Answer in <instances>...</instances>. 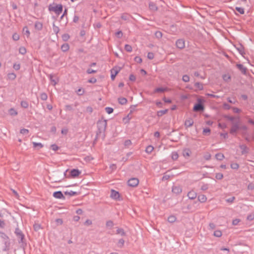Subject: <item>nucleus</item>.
<instances>
[{
  "instance_id": "5701e85b",
  "label": "nucleus",
  "mask_w": 254,
  "mask_h": 254,
  "mask_svg": "<svg viewBox=\"0 0 254 254\" xmlns=\"http://www.w3.org/2000/svg\"><path fill=\"white\" fill-rule=\"evenodd\" d=\"M35 28L38 30H41L43 28L42 23L40 22L36 21L35 23Z\"/></svg>"
},
{
  "instance_id": "9d476101",
  "label": "nucleus",
  "mask_w": 254,
  "mask_h": 254,
  "mask_svg": "<svg viewBox=\"0 0 254 254\" xmlns=\"http://www.w3.org/2000/svg\"><path fill=\"white\" fill-rule=\"evenodd\" d=\"M172 192L177 194H180L182 191V189L181 186H174L172 187Z\"/></svg>"
},
{
  "instance_id": "2eb2a0df",
  "label": "nucleus",
  "mask_w": 254,
  "mask_h": 254,
  "mask_svg": "<svg viewBox=\"0 0 254 254\" xmlns=\"http://www.w3.org/2000/svg\"><path fill=\"white\" fill-rule=\"evenodd\" d=\"M121 18L122 19L125 20V21H129L130 19L132 18V16L130 15L128 13H124L122 14Z\"/></svg>"
},
{
  "instance_id": "c03bdc74",
  "label": "nucleus",
  "mask_w": 254,
  "mask_h": 254,
  "mask_svg": "<svg viewBox=\"0 0 254 254\" xmlns=\"http://www.w3.org/2000/svg\"><path fill=\"white\" fill-rule=\"evenodd\" d=\"M9 113L10 115L12 116H16L17 115V112L13 108H11L9 110Z\"/></svg>"
},
{
  "instance_id": "4d7b16f0",
  "label": "nucleus",
  "mask_w": 254,
  "mask_h": 254,
  "mask_svg": "<svg viewBox=\"0 0 254 254\" xmlns=\"http://www.w3.org/2000/svg\"><path fill=\"white\" fill-rule=\"evenodd\" d=\"M0 237L4 240H8V236L4 233L0 232Z\"/></svg>"
},
{
  "instance_id": "39448f33",
  "label": "nucleus",
  "mask_w": 254,
  "mask_h": 254,
  "mask_svg": "<svg viewBox=\"0 0 254 254\" xmlns=\"http://www.w3.org/2000/svg\"><path fill=\"white\" fill-rule=\"evenodd\" d=\"M204 110V106L203 104L201 103L200 100L199 101V102L194 105L193 110L195 112H199L202 111Z\"/></svg>"
},
{
  "instance_id": "603ef678",
  "label": "nucleus",
  "mask_w": 254,
  "mask_h": 254,
  "mask_svg": "<svg viewBox=\"0 0 254 254\" xmlns=\"http://www.w3.org/2000/svg\"><path fill=\"white\" fill-rule=\"evenodd\" d=\"M33 228L35 231H38L41 229V225L39 224H35L33 225Z\"/></svg>"
},
{
  "instance_id": "a211bd4d",
  "label": "nucleus",
  "mask_w": 254,
  "mask_h": 254,
  "mask_svg": "<svg viewBox=\"0 0 254 254\" xmlns=\"http://www.w3.org/2000/svg\"><path fill=\"white\" fill-rule=\"evenodd\" d=\"M191 151L189 148H185L183 150V154L185 157H189L190 156Z\"/></svg>"
},
{
  "instance_id": "4468645a",
  "label": "nucleus",
  "mask_w": 254,
  "mask_h": 254,
  "mask_svg": "<svg viewBox=\"0 0 254 254\" xmlns=\"http://www.w3.org/2000/svg\"><path fill=\"white\" fill-rule=\"evenodd\" d=\"M188 196L190 199H194L196 197L197 193L195 191L191 190L188 193Z\"/></svg>"
},
{
  "instance_id": "2f4dec72",
  "label": "nucleus",
  "mask_w": 254,
  "mask_h": 254,
  "mask_svg": "<svg viewBox=\"0 0 254 254\" xmlns=\"http://www.w3.org/2000/svg\"><path fill=\"white\" fill-rule=\"evenodd\" d=\"M154 149V147L152 145H148L147 146L145 149V151L146 153L149 154L151 153Z\"/></svg>"
},
{
  "instance_id": "f3484780",
  "label": "nucleus",
  "mask_w": 254,
  "mask_h": 254,
  "mask_svg": "<svg viewBox=\"0 0 254 254\" xmlns=\"http://www.w3.org/2000/svg\"><path fill=\"white\" fill-rule=\"evenodd\" d=\"M239 147L242 150V154H245L248 153L249 149L246 145H240Z\"/></svg>"
},
{
  "instance_id": "58836bf2",
  "label": "nucleus",
  "mask_w": 254,
  "mask_h": 254,
  "mask_svg": "<svg viewBox=\"0 0 254 254\" xmlns=\"http://www.w3.org/2000/svg\"><path fill=\"white\" fill-rule=\"evenodd\" d=\"M106 225L107 227H110V228H112L114 226V223L112 221L109 220L106 222Z\"/></svg>"
},
{
  "instance_id": "bb28decb",
  "label": "nucleus",
  "mask_w": 254,
  "mask_h": 254,
  "mask_svg": "<svg viewBox=\"0 0 254 254\" xmlns=\"http://www.w3.org/2000/svg\"><path fill=\"white\" fill-rule=\"evenodd\" d=\"M33 147L35 148L40 149L43 147V145L41 143H37L35 142H33Z\"/></svg>"
},
{
  "instance_id": "aec40b11",
  "label": "nucleus",
  "mask_w": 254,
  "mask_h": 254,
  "mask_svg": "<svg viewBox=\"0 0 254 254\" xmlns=\"http://www.w3.org/2000/svg\"><path fill=\"white\" fill-rule=\"evenodd\" d=\"M149 9L152 11H155L158 10V7L156 4L153 2H150L149 4Z\"/></svg>"
},
{
  "instance_id": "cd10ccee",
  "label": "nucleus",
  "mask_w": 254,
  "mask_h": 254,
  "mask_svg": "<svg viewBox=\"0 0 254 254\" xmlns=\"http://www.w3.org/2000/svg\"><path fill=\"white\" fill-rule=\"evenodd\" d=\"M117 234L121 235V236H125L126 233L123 229L118 228L117 230Z\"/></svg>"
},
{
  "instance_id": "0e129e2a",
  "label": "nucleus",
  "mask_w": 254,
  "mask_h": 254,
  "mask_svg": "<svg viewBox=\"0 0 254 254\" xmlns=\"http://www.w3.org/2000/svg\"><path fill=\"white\" fill-rule=\"evenodd\" d=\"M134 61L137 63H141L142 62V59L139 57H135L134 58Z\"/></svg>"
},
{
  "instance_id": "a18cd8bd",
  "label": "nucleus",
  "mask_w": 254,
  "mask_h": 254,
  "mask_svg": "<svg viewBox=\"0 0 254 254\" xmlns=\"http://www.w3.org/2000/svg\"><path fill=\"white\" fill-rule=\"evenodd\" d=\"M105 110L106 112L109 114L112 113L114 111V110L112 108L109 107H106Z\"/></svg>"
},
{
  "instance_id": "a878e982",
  "label": "nucleus",
  "mask_w": 254,
  "mask_h": 254,
  "mask_svg": "<svg viewBox=\"0 0 254 254\" xmlns=\"http://www.w3.org/2000/svg\"><path fill=\"white\" fill-rule=\"evenodd\" d=\"M69 45L67 43L64 44L61 46V49L63 52H66L69 50Z\"/></svg>"
},
{
  "instance_id": "49530a36",
  "label": "nucleus",
  "mask_w": 254,
  "mask_h": 254,
  "mask_svg": "<svg viewBox=\"0 0 254 254\" xmlns=\"http://www.w3.org/2000/svg\"><path fill=\"white\" fill-rule=\"evenodd\" d=\"M210 133V129L209 128H204L203 130V134L204 135H209Z\"/></svg>"
},
{
  "instance_id": "423d86ee",
  "label": "nucleus",
  "mask_w": 254,
  "mask_h": 254,
  "mask_svg": "<svg viewBox=\"0 0 254 254\" xmlns=\"http://www.w3.org/2000/svg\"><path fill=\"white\" fill-rule=\"evenodd\" d=\"M120 70V67H117V66L113 68L111 70V77L112 80H114L115 79L116 76L119 73Z\"/></svg>"
},
{
  "instance_id": "a19ab883",
  "label": "nucleus",
  "mask_w": 254,
  "mask_h": 254,
  "mask_svg": "<svg viewBox=\"0 0 254 254\" xmlns=\"http://www.w3.org/2000/svg\"><path fill=\"white\" fill-rule=\"evenodd\" d=\"M125 49L126 51L128 52H130L132 51V47L130 45L126 44L125 46Z\"/></svg>"
},
{
  "instance_id": "412c9836",
  "label": "nucleus",
  "mask_w": 254,
  "mask_h": 254,
  "mask_svg": "<svg viewBox=\"0 0 254 254\" xmlns=\"http://www.w3.org/2000/svg\"><path fill=\"white\" fill-rule=\"evenodd\" d=\"M65 195H68L69 196L77 195L78 193L76 191H73L72 190L65 191L64 192Z\"/></svg>"
},
{
  "instance_id": "774afa93",
  "label": "nucleus",
  "mask_w": 254,
  "mask_h": 254,
  "mask_svg": "<svg viewBox=\"0 0 254 254\" xmlns=\"http://www.w3.org/2000/svg\"><path fill=\"white\" fill-rule=\"evenodd\" d=\"M155 35V36L158 38H161L162 36V33L160 31L156 32Z\"/></svg>"
},
{
  "instance_id": "f8f14e48",
  "label": "nucleus",
  "mask_w": 254,
  "mask_h": 254,
  "mask_svg": "<svg viewBox=\"0 0 254 254\" xmlns=\"http://www.w3.org/2000/svg\"><path fill=\"white\" fill-rule=\"evenodd\" d=\"M176 46L180 49H183L185 47V41L183 39H179L176 41Z\"/></svg>"
},
{
  "instance_id": "4be33fe9",
  "label": "nucleus",
  "mask_w": 254,
  "mask_h": 254,
  "mask_svg": "<svg viewBox=\"0 0 254 254\" xmlns=\"http://www.w3.org/2000/svg\"><path fill=\"white\" fill-rule=\"evenodd\" d=\"M237 49L241 55H243L245 54V53L244 52V48L242 45H239L237 47Z\"/></svg>"
},
{
  "instance_id": "0eeeda50",
  "label": "nucleus",
  "mask_w": 254,
  "mask_h": 254,
  "mask_svg": "<svg viewBox=\"0 0 254 254\" xmlns=\"http://www.w3.org/2000/svg\"><path fill=\"white\" fill-rule=\"evenodd\" d=\"M15 233L17 237L20 239V241L19 242H23V240L24 239V235L23 234L19 228H17L15 229Z\"/></svg>"
},
{
  "instance_id": "c85d7f7f",
  "label": "nucleus",
  "mask_w": 254,
  "mask_h": 254,
  "mask_svg": "<svg viewBox=\"0 0 254 254\" xmlns=\"http://www.w3.org/2000/svg\"><path fill=\"white\" fill-rule=\"evenodd\" d=\"M7 77L9 79H10V80H14L16 77V74L13 73V72H11V73H9L8 74H7Z\"/></svg>"
},
{
  "instance_id": "5fc2aeb1",
  "label": "nucleus",
  "mask_w": 254,
  "mask_h": 254,
  "mask_svg": "<svg viewBox=\"0 0 254 254\" xmlns=\"http://www.w3.org/2000/svg\"><path fill=\"white\" fill-rule=\"evenodd\" d=\"M62 38L64 41H67L69 38V35L68 34H64L62 36Z\"/></svg>"
},
{
  "instance_id": "3c124183",
  "label": "nucleus",
  "mask_w": 254,
  "mask_h": 254,
  "mask_svg": "<svg viewBox=\"0 0 254 254\" xmlns=\"http://www.w3.org/2000/svg\"><path fill=\"white\" fill-rule=\"evenodd\" d=\"M231 167L233 169L237 170L239 167V165L238 164L235 163L231 164Z\"/></svg>"
},
{
  "instance_id": "b1692460",
  "label": "nucleus",
  "mask_w": 254,
  "mask_h": 254,
  "mask_svg": "<svg viewBox=\"0 0 254 254\" xmlns=\"http://www.w3.org/2000/svg\"><path fill=\"white\" fill-rule=\"evenodd\" d=\"M119 103L121 105H125L127 104V100L126 98L120 97L118 98Z\"/></svg>"
},
{
  "instance_id": "f257e3e1",
  "label": "nucleus",
  "mask_w": 254,
  "mask_h": 254,
  "mask_svg": "<svg viewBox=\"0 0 254 254\" xmlns=\"http://www.w3.org/2000/svg\"><path fill=\"white\" fill-rule=\"evenodd\" d=\"M107 125V120H99L97 123V126L98 127V131L97 134L98 135L99 134L104 132L106 130Z\"/></svg>"
},
{
  "instance_id": "e2e57ef3",
  "label": "nucleus",
  "mask_w": 254,
  "mask_h": 254,
  "mask_svg": "<svg viewBox=\"0 0 254 254\" xmlns=\"http://www.w3.org/2000/svg\"><path fill=\"white\" fill-rule=\"evenodd\" d=\"M12 38L14 41H17L19 39V36L17 34L14 33L12 35Z\"/></svg>"
},
{
  "instance_id": "473e14b6",
  "label": "nucleus",
  "mask_w": 254,
  "mask_h": 254,
  "mask_svg": "<svg viewBox=\"0 0 254 254\" xmlns=\"http://www.w3.org/2000/svg\"><path fill=\"white\" fill-rule=\"evenodd\" d=\"M40 98L43 101L47 100L48 99V95L46 93L43 92L40 94Z\"/></svg>"
},
{
  "instance_id": "7ed1b4c3",
  "label": "nucleus",
  "mask_w": 254,
  "mask_h": 254,
  "mask_svg": "<svg viewBox=\"0 0 254 254\" xmlns=\"http://www.w3.org/2000/svg\"><path fill=\"white\" fill-rule=\"evenodd\" d=\"M240 129V126L238 122L233 123L232 126L230 130V133L232 134H234L237 131Z\"/></svg>"
},
{
  "instance_id": "ea45409f",
  "label": "nucleus",
  "mask_w": 254,
  "mask_h": 254,
  "mask_svg": "<svg viewBox=\"0 0 254 254\" xmlns=\"http://www.w3.org/2000/svg\"><path fill=\"white\" fill-rule=\"evenodd\" d=\"M125 241L123 239H121L119 240L118 245L120 248H122L124 246Z\"/></svg>"
},
{
  "instance_id": "c756f323",
  "label": "nucleus",
  "mask_w": 254,
  "mask_h": 254,
  "mask_svg": "<svg viewBox=\"0 0 254 254\" xmlns=\"http://www.w3.org/2000/svg\"><path fill=\"white\" fill-rule=\"evenodd\" d=\"M168 112V110L166 109L164 110H160L157 112V115L158 117H161L163 115L166 114Z\"/></svg>"
},
{
  "instance_id": "052dcab7",
  "label": "nucleus",
  "mask_w": 254,
  "mask_h": 254,
  "mask_svg": "<svg viewBox=\"0 0 254 254\" xmlns=\"http://www.w3.org/2000/svg\"><path fill=\"white\" fill-rule=\"evenodd\" d=\"M165 91V88H161V87L157 88L155 90V92H163Z\"/></svg>"
},
{
  "instance_id": "72a5a7b5",
  "label": "nucleus",
  "mask_w": 254,
  "mask_h": 254,
  "mask_svg": "<svg viewBox=\"0 0 254 254\" xmlns=\"http://www.w3.org/2000/svg\"><path fill=\"white\" fill-rule=\"evenodd\" d=\"M171 157L173 160H176L179 157V155L177 152H173L172 153Z\"/></svg>"
},
{
  "instance_id": "9b49d317",
  "label": "nucleus",
  "mask_w": 254,
  "mask_h": 254,
  "mask_svg": "<svg viewBox=\"0 0 254 254\" xmlns=\"http://www.w3.org/2000/svg\"><path fill=\"white\" fill-rule=\"evenodd\" d=\"M110 196L113 199H117L120 197V194L118 191L112 190Z\"/></svg>"
},
{
  "instance_id": "79ce46f5",
  "label": "nucleus",
  "mask_w": 254,
  "mask_h": 254,
  "mask_svg": "<svg viewBox=\"0 0 254 254\" xmlns=\"http://www.w3.org/2000/svg\"><path fill=\"white\" fill-rule=\"evenodd\" d=\"M236 10L241 14H243L245 12L244 9L242 7H236Z\"/></svg>"
},
{
  "instance_id": "37998d69",
  "label": "nucleus",
  "mask_w": 254,
  "mask_h": 254,
  "mask_svg": "<svg viewBox=\"0 0 254 254\" xmlns=\"http://www.w3.org/2000/svg\"><path fill=\"white\" fill-rule=\"evenodd\" d=\"M223 79L225 81H228L231 79V76L229 74H224L223 75Z\"/></svg>"
},
{
  "instance_id": "338daca9",
  "label": "nucleus",
  "mask_w": 254,
  "mask_h": 254,
  "mask_svg": "<svg viewBox=\"0 0 254 254\" xmlns=\"http://www.w3.org/2000/svg\"><path fill=\"white\" fill-rule=\"evenodd\" d=\"M170 175L165 174L162 177V180L163 181H166V180H169L170 179Z\"/></svg>"
},
{
  "instance_id": "393cba45",
  "label": "nucleus",
  "mask_w": 254,
  "mask_h": 254,
  "mask_svg": "<svg viewBox=\"0 0 254 254\" xmlns=\"http://www.w3.org/2000/svg\"><path fill=\"white\" fill-rule=\"evenodd\" d=\"M224 157H225L224 154L221 153H218L215 155L216 159L219 161L222 160L224 158Z\"/></svg>"
},
{
  "instance_id": "f03ea898",
  "label": "nucleus",
  "mask_w": 254,
  "mask_h": 254,
  "mask_svg": "<svg viewBox=\"0 0 254 254\" xmlns=\"http://www.w3.org/2000/svg\"><path fill=\"white\" fill-rule=\"evenodd\" d=\"M48 8L49 11H54L57 15H60L63 11V7L61 4L55 5L54 3L53 4H50Z\"/></svg>"
},
{
  "instance_id": "6ab92c4d",
  "label": "nucleus",
  "mask_w": 254,
  "mask_h": 254,
  "mask_svg": "<svg viewBox=\"0 0 254 254\" xmlns=\"http://www.w3.org/2000/svg\"><path fill=\"white\" fill-rule=\"evenodd\" d=\"M197 198L198 201H200L201 203L205 202L207 200V197L206 196V195L204 194L198 195Z\"/></svg>"
},
{
  "instance_id": "f704fd0d",
  "label": "nucleus",
  "mask_w": 254,
  "mask_h": 254,
  "mask_svg": "<svg viewBox=\"0 0 254 254\" xmlns=\"http://www.w3.org/2000/svg\"><path fill=\"white\" fill-rule=\"evenodd\" d=\"M20 104L21 107L25 109L27 108L29 106L28 103L26 101H22Z\"/></svg>"
},
{
  "instance_id": "6e6552de",
  "label": "nucleus",
  "mask_w": 254,
  "mask_h": 254,
  "mask_svg": "<svg viewBox=\"0 0 254 254\" xmlns=\"http://www.w3.org/2000/svg\"><path fill=\"white\" fill-rule=\"evenodd\" d=\"M237 68L243 74H246L247 71V67H245L242 64H237L236 65Z\"/></svg>"
},
{
  "instance_id": "6e6d98bb",
  "label": "nucleus",
  "mask_w": 254,
  "mask_h": 254,
  "mask_svg": "<svg viewBox=\"0 0 254 254\" xmlns=\"http://www.w3.org/2000/svg\"><path fill=\"white\" fill-rule=\"evenodd\" d=\"M131 144V141L130 140H126L124 142V145L126 147H129Z\"/></svg>"
},
{
  "instance_id": "09e8293b",
  "label": "nucleus",
  "mask_w": 254,
  "mask_h": 254,
  "mask_svg": "<svg viewBox=\"0 0 254 254\" xmlns=\"http://www.w3.org/2000/svg\"><path fill=\"white\" fill-rule=\"evenodd\" d=\"M208 184H203L201 187V190L203 191L206 190L208 189Z\"/></svg>"
},
{
  "instance_id": "680f3d73",
  "label": "nucleus",
  "mask_w": 254,
  "mask_h": 254,
  "mask_svg": "<svg viewBox=\"0 0 254 254\" xmlns=\"http://www.w3.org/2000/svg\"><path fill=\"white\" fill-rule=\"evenodd\" d=\"M154 57V54L152 52H149L147 54V58L149 60H152Z\"/></svg>"
},
{
  "instance_id": "de8ad7c7",
  "label": "nucleus",
  "mask_w": 254,
  "mask_h": 254,
  "mask_svg": "<svg viewBox=\"0 0 254 254\" xmlns=\"http://www.w3.org/2000/svg\"><path fill=\"white\" fill-rule=\"evenodd\" d=\"M182 80L185 82H188L190 81V77L188 75H184L183 76Z\"/></svg>"
},
{
  "instance_id": "13d9d810",
  "label": "nucleus",
  "mask_w": 254,
  "mask_h": 254,
  "mask_svg": "<svg viewBox=\"0 0 254 254\" xmlns=\"http://www.w3.org/2000/svg\"><path fill=\"white\" fill-rule=\"evenodd\" d=\"M20 132L22 134H26L28 133L29 130L27 129L23 128L20 130Z\"/></svg>"
},
{
  "instance_id": "20e7f679",
  "label": "nucleus",
  "mask_w": 254,
  "mask_h": 254,
  "mask_svg": "<svg viewBox=\"0 0 254 254\" xmlns=\"http://www.w3.org/2000/svg\"><path fill=\"white\" fill-rule=\"evenodd\" d=\"M138 183L139 180L136 178H131L127 182L128 185L132 187H136Z\"/></svg>"
},
{
  "instance_id": "e433bc0d",
  "label": "nucleus",
  "mask_w": 254,
  "mask_h": 254,
  "mask_svg": "<svg viewBox=\"0 0 254 254\" xmlns=\"http://www.w3.org/2000/svg\"><path fill=\"white\" fill-rule=\"evenodd\" d=\"M19 52L21 55H24L26 53V49L24 47H21L19 49Z\"/></svg>"
},
{
  "instance_id": "ddd939ff",
  "label": "nucleus",
  "mask_w": 254,
  "mask_h": 254,
  "mask_svg": "<svg viewBox=\"0 0 254 254\" xmlns=\"http://www.w3.org/2000/svg\"><path fill=\"white\" fill-rule=\"evenodd\" d=\"M80 173L81 172L79 170L75 169L71 170L70 172V176L72 178L78 177L80 175Z\"/></svg>"
},
{
  "instance_id": "7c9ffc66",
  "label": "nucleus",
  "mask_w": 254,
  "mask_h": 254,
  "mask_svg": "<svg viewBox=\"0 0 254 254\" xmlns=\"http://www.w3.org/2000/svg\"><path fill=\"white\" fill-rule=\"evenodd\" d=\"M194 86L200 90H202L203 88V84L200 82H195L194 83Z\"/></svg>"
},
{
  "instance_id": "4c0bfd02",
  "label": "nucleus",
  "mask_w": 254,
  "mask_h": 254,
  "mask_svg": "<svg viewBox=\"0 0 254 254\" xmlns=\"http://www.w3.org/2000/svg\"><path fill=\"white\" fill-rule=\"evenodd\" d=\"M213 235L216 237H220L222 236V232L220 230H216L214 232Z\"/></svg>"
},
{
  "instance_id": "bf43d9fd",
  "label": "nucleus",
  "mask_w": 254,
  "mask_h": 254,
  "mask_svg": "<svg viewBox=\"0 0 254 254\" xmlns=\"http://www.w3.org/2000/svg\"><path fill=\"white\" fill-rule=\"evenodd\" d=\"M235 199V197L234 196H232L230 198H227L226 199V201L228 203H232Z\"/></svg>"
},
{
  "instance_id": "69168bd1",
  "label": "nucleus",
  "mask_w": 254,
  "mask_h": 254,
  "mask_svg": "<svg viewBox=\"0 0 254 254\" xmlns=\"http://www.w3.org/2000/svg\"><path fill=\"white\" fill-rule=\"evenodd\" d=\"M240 222V220L239 219H235L233 220L232 224L235 226L237 225Z\"/></svg>"
},
{
  "instance_id": "1a4fd4ad",
  "label": "nucleus",
  "mask_w": 254,
  "mask_h": 254,
  "mask_svg": "<svg viewBox=\"0 0 254 254\" xmlns=\"http://www.w3.org/2000/svg\"><path fill=\"white\" fill-rule=\"evenodd\" d=\"M53 196L58 199H65V197L64 196L61 191H57L54 192L53 193Z\"/></svg>"
},
{
  "instance_id": "8fccbe9b",
  "label": "nucleus",
  "mask_w": 254,
  "mask_h": 254,
  "mask_svg": "<svg viewBox=\"0 0 254 254\" xmlns=\"http://www.w3.org/2000/svg\"><path fill=\"white\" fill-rule=\"evenodd\" d=\"M215 178L218 180H221L223 178V175L221 173H216Z\"/></svg>"
},
{
  "instance_id": "c9c22d12",
  "label": "nucleus",
  "mask_w": 254,
  "mask_h": 254,
  "mask_svg": "<svg viewBox=\"0 0 254 254\" xmlns=\"http://www.w3.org/2000/svg\"><path fill=\"white\" fill-rule=\"evenodd\" d=\"M176 220V218L175 216L171 215L168 218V221L170 223L174 222Z\"/></svg>"
},
{
  "instance_id": "dca6fc26",
  "label": "nucleus",
  "mask_w": 254,
  "mask_h": 254,
  "mask_svg": "<svg viewBox=\"0 0 254 254\" xmlns=\"http://www.w3.org/2000/svg\"><path fill=\"white\" fill-rule=\"evenodd\" d=\"M193 124V121L191 118L186 120L185 122V126L187 128L191 127Z\"/></svg>"
},
{
  "instance_id": "864d4df0",
  "label": "nucleus",
  "mask_w": 254,
  "mask_h": 254,
  "mask_svg": "<svg viewBox=\"0 0 254 254\" xmlns=\"http://www.w3.org/2000/svg\"><path fill=\"white\" fill-rule=\"evenodd\" d=\"M20 64H16V63H15L13 65V68L16 70H19L20 68Z\"/></svg>"
}]
</instances>
